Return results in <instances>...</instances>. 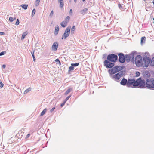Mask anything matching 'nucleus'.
<instances>
[{"label":"nucleus","mask_w":154,"mask_h":154,"mask_svg":"<svg viewBox=\"0 0 154 154\" xmlns=\"http://www.w3.org/2000/svg\"><path fill=\"white\" fill-rule=\"evenodd\" d=\"M120 84L122 85H126L128 87H130L133 85L134 88L137 87L138 88H143L144 87L145 82L144 80H142L140 77L139 78L136 80L133 79H128V80L123 78L121 81Z\"/></svg>","instance_id":"nucleus-1"},{"label":"nucleus","mask_w":154,"mask_h":154,"mask_svg":"<svg viewBox=\"0 0 154 154\" xmlns=\"http://www.w3.org/2000/svg\"><path fill=\"white\" fill-rule=\"evenodd\" d=\"M142 80H144L145 82V86L143 88H145L146 87L150 89H154V86H153L154 84V79H147L146 82L144 80L142 79Z\"/></svg>","instance_id":"nucleus-2"},{"label":"nucleus","mask_w":154,"mask_h":154,"mask_svg":"<svg viewBox=\"0 0 154 154\" xmlns=\"http://www.w3.org/2000/svg\"><path fill=\"white\" fill-rule=\"evenodd\" d=\"M124 72L122 71L119 72L118 73L115 75H109L110 77L113 79L117 82H119V79L124 74Z\"/></svg>","instance_id":"nucleus-3"},{"label":"nucleus","mask_w":154,"mask_h":154,"mask_svg":"<svg viewBox=\"0 0 154 154\" xmlns=\"http://www.w3.org/2000/svg\"><path fill=\"white\" fill-rule=\"evenodd\" d=\"M107 59L109 61L115 63L118 59V57L116 55L112 54H109L107 57Z\"/></svg>","instance_id":"nucleus-4"},{"label":"nucleus","mask_w":154,"mask_h":154,"mask_svg":"<svg viewBox=\"0 0 154 154\" xmlns=\"http://www.w3.org/2000/svg\"><path fill=\"white\" fill-rule=\"evenodd\" d=\"M134 61L136 65L137 66L140 67L143 65L142 57L140 55H138L136 56Z\"/></svg>","instance_id":"nucleus-5"},{"label":"nucleus","mask_w":154,"mask_h":154,"mask_svg":"<svg viewBox=\"0 0 154 154\" xmlns=\"http://www.w3.org/2000/svg\"><path fill=\"white\" fill-rule=\"evenodd\" d=\"M136 53V52H134L131 54L125 55V60L128 62L131 60H133L134 57V54Z\"/></svg>","instance_id":"nucleus-6"},{"label":"nucleus","mask_w":154,"mask_h":154,"mask_svg":"<svg viewBox=\"0 0 154 154\" xmlns=\"http://www.w3.org/2000/svg\"><path fill=\"white\" fill-rule=\"evenodd\" d=\"M104 65L106 68H112L114 66L115 64L114 62L106 60L104 61Z\"/></svg>","instance_id":"nucleus-7"},{"label":"nucleus","mask_w":154,"mask_h":154,"mask_svg":"<svg viewBox=\"0 0 154 154\" xmlns=\"http://www.w3.org/2000/svg\"><path fill=\"white\" fill-rule=\"evenodd\" d=\"M70 27H68L66 28L65 31L64 33L62 36V39H63V38H64V39H66L67 37L69 36L70 33Z\"/></svg>","instance_id":"nucleus-8"},{"label":"nucleus","mask_w":154,"mask_h":154,"mask_svg":"<svg viewBox=\"0 0 154 154\" xmlns=\"http://www.w3.org/2000/svg\"><path fill=\"white\" fill-rule=\"evenodd\" d=\"M143 61L144 63V66L147 67L151 62V59L148 57H144L143 59Z\"/></svg>","instance_id":"nucleus-9"},{"label":"nucleus","mask_w":154,"mask_h":154,"mask_svg":"<svg viewBox=\"0 0 154 154\" xmlns=\"http://www.w3.org/2000/svg\"><path fill=\"white\" fill-rule=\"evenodd\" d=\"M119 57V61L121 63H124L125 61V56L123 53H120L118 54Z\"/></svg>","instance_id":"nucleus-10"},{"label":"nucleus","mask_w":154,"mask_h":154,"mask_svg":"<svg viewBox=\"0 0 154 154\" xmlns=\"http://www.w3.org/2000/svg\"><path fill=\"white\" fill-rule=\"evenodd\" d=\"M119 66H115L113 67L111 69H110L108 70V72L109 75H113L116 72H118V70H117V68H119Z\"/></svg>","instance_id":"nucleus-11"},{"label":"nucleus","mask_w":154,"mask_h":154,"mask_svg":"<svg viewBox=\"0 0 154 154\" xmlns=\"http://www.w3.org/2000/svg\"><path fill=\"white\" fill-rule=\"evenodd\" d=\"M58 46V43L57 42H55L53 44L51 48L53 50L56 51L57 50Z\"/></svg>","instance_id":"nucleus-12"},{"label":"nucleus","mask_w":154,"mask_h":154,"mask_svg":"<svg viewBox=\"0 0 154 154\" xmlns=\"http://www.w3.org/2000/svg\"><path fill=\"white\" fill-rule=\"evenodd\" d=\"M88 10V9L87 8H85L83 10H81L80 11V13L81 14H82V15H84L85 14H86Z\"/></svg>","instance_id":"nucleus-13"},{"label":"nucleus","mask_w":154,"mask_h":154,"mask_svg":"<svg viewBox=\"0 0 154 154\" xmlns=\"http://www.w3.org/2000/svg\"><path fill=\"white\" fill-rule=\"evenodd\" d=\"M59 29V28L58 25L56 26L55 28L54 34L55 35H57L58 33V31Z\"/></svg>","instance_id":"nucleus-14"},{"label":"nucleus","mask_w":154,"mask_h":154,"mask_svg":"<svg viewBox=\"0 0 154 154\" xmlns=\"http://www.w3.org/2000/svg\"><path fill=\"white\" fill-rule=\"evenodd\" d=\"M28 34V32L27 31H26L24 32H23V34L22 35L21 38V40H23L25 38V37Z\"/></svg>","instance_id":"nucleus-15"},{"label":"nucleus","mask_w":154,"mask_h":154,"mask_svg":"<svg viewBox=\"0 0 154 154\" xmlns=\"http://www.w3.org/2000/svg\"><path fill=\"white\" fill-rule=\"evenodd\" d=\"M67 22H66L64 21L61 22L60 25L63 27H65L67 26Z\"/></svg>","instance_id":"nucleus-16"},{"label":"nucleus","mask_w":154,"mask_h":154,"mask_svg":"<svg viewBox=\"0 0 154 154\" xmlns=\"http://www.w3.org/2000/svg\"><path fill=\"white\" fill-rule=\"evenodd\" d=\"M146 39V38L145 37H143L141 38V43H144Z\"/></svg>","instance_id":"nucleus-17"},{"label":"nucleus","mask_w":154,"mask_h":154,"mask_svg":"<svg viewBox=\"0 0 154 154\" xmlns=\"http://www.w3.org/2000/svg\"><path fill=\"white\" fill-rule=\"evenodd\" d=\"M28 5L26 4H23L21 5V6L24 9L26 10L27 9Z\"/></svg>","instance_id":"nucleus-18"},{"label":"nucleus","mask_w":154,"mask_h":154,"mask_svg":"<svg viewBox=\"0 0 154 154\" xmlns=\"http://www.w3.org/2000/svg\"><path fill=\"white\" fill-rule=\"evenodd\" d=\"M75 30V26H73L71 30V33L72 34H73L74 33V32Z\"/></svg>","instance_id":"nucleus-19"},{"label":"nucleus","mask_w":154,"mask_h":154,"mask_svg":"<svg viewBox=\"0 0 154 154\" xmlns=\"http://www.w3.org/2000/svg\"><path fill=\"white\" fill-rule=\"evenodd\" d=\"M47 111V109L46 108H45L41 112V114H40V116H43L46 112Z\"/></svg>","instance_id":"nucleus-20"},{"label":"nucleus","mask_w":154,"mask_h":154,"mask_svg":"<svg viewBox=\"0 0 154 154\" xmlns=\"http://www.w3.org/2000/svg\"><path fill=\"white\" fill-rule=\"evenodd\" d=\"M60 2V8H62L63 7L64 5V3L63 1H59Z\"/></svg>","instance_id":"nucleus-21"},{"label":"nucleus","mask_w":154,"mask_h":154,"mask_svg":"<svg viewBox=\"0 0 154 154\" xmlns=\"http://www.w3.org/2000/svg\"><path fill=\"white\" fill-rule=\"evenodd\" d=\"M74 68L73 66H70L68 72H70L72 71V70H73L74 69Z\"/></svg>","instance_id":"nucleus-22"},{"label":"nucleus","mask_w":154,"mask_h":154,"mask_svg":"<svg viewBox=\"0 0 154 154\" xmlns=\"http://www.w3.org/2000/svg\"><path fill=\"white\" fill-rule=\"evenodd\" d=\"M150 65L154 66V57H152L150 62Z\"/></svg>","instance_id":"nucleus-23"},{"label":"nucleus","mask_w":154,"mask_h":154,"mask_svg":"<svg viewBox=\"0 0 154 154\" xmlns=\"http://www.w3.org/2000/svg\"><path fill=\"white\" fill-rule=\"evenodd\" d=\"M31 90V88L29 87L24 92V94H26L28 92L30 91Z\"/></svg>","instance_id":"nucleus-24"},{"label":"nucleus","mask_w":154,"mask_h":154,"mask_svg":"<svg viewBox=\"0 0 154 154\" xmlns=\"http://www.w3.org/2000/svg\"><path fill=\"white\" fill-rule=\"evenodd\" d=\"M79 63H71V66H72L74 67L77 66L79 65Z\"/></svg>","instance_id":"nucleus-25"},{"label":"nucleus","mask_w":154,"mask_h":154,"mask_svg":"<svg viewBox=\"0 0 154 154\" xmlns=\"http://www.w3.org/2000/svg\"><path fill=\"white\" fill-rule=\"evenodd\" d=\"M70 17H69V16H67L66 19H65V21L66 22H67V23L69 21V20H70Z\"/></svg>","instance_id":"nucleus-26"},{"label":"nucleus","mask_w":154,"mask_h":154,"mask_svg":"<svg viewBox=\"0 0 154 154\" xmlns=\"http://www.w3.org/2000/svg\"><path fill=\"white\" fill-rule=\"evenodd\" d=\"M36 12V10L35 9H33L32 11V16L33 17L35 14Z\"/></svg>","instance_id":"nucleus-27"},{"label":"nucleus","mask_w":154,"mask_h":154,"mask_svg":"<svg viewBox=\"0 0 154 154\" xmlns=\"http://www.w3.org/2000/svg\"><path fill=\"white\" fill-rule=\"evenodd\" d=\"M40 0H36L35 1V6H38L39 5Z\"/></svg>","instance_id":"nucleus-28"},{"label":"nucleus","mask_w":154,"mask_h":154,"mask_svg":"<svg viewBox=\"0 0 154 154\" xmlns=\"http://www.w3.org/2000/svg\"><path fill=\"white\" fill-rule=\"evenodd\" d=\"M71 89L70 88L68 89L65 92V94H67L69 93H70L71 91Z\"/></svg>","instance_id":"nucleus-29"},{"label":"nucleus","mask_w":154,"mask_h":154,"mask_svg":"<svg viewBox=\"0 0 154 154\" xmlns=\"http://www.w3.org/2000/svg\"><path fill=\"white\" fill-rule=\"evenodd\" d=\"M117 66L120 67L119 68H117V70H118V72L121 71V70L123 69V67L121 66Z\"/></svg>","instance_id":"nucleus-30"},{"label":"nucleus","mask_w":154,"mask_h":154,"mask_svg":"<svg viewBox=\"0 0 154 154\" xmlns=\"http://www.w3.org/2000/svg\"><path fill=\"white\" fill-rule=\"evenodd\" d=\"M6 51H3L0 53V56H2L6 54Z\"/></svg>","instance_id":"nucleus-31"},{"label":"nucleus","mask_w":154,"mask_h":154,"mask_svg":"<svg viewBox=\"0 0 154 154\" xmlns=\"http://www.w3.org/2000/svg\"><path fill=\"white\" fill-rule=\"evenodd\" d=\"M20 23L19 20L18 19H17V20L16 22L15 23V25H18Z\"/></svg>","instance_id":"nucleus-32"},{"label":"nucleus","mask_w":154,"mask_h":154,"mask_svg":"<svg viewBox=\"0 0 154 154\" xmlns=\"http://www.w3.org/2000/svg\"><path fill=\"white\" fill-rule=\"evenodd\" d=\"M53 14H54V12H53V10L51 11L50 13V17H52L53 15Z\"/></svg>","instance_id":"nucleus-33"},{"label":"nucleus","mask_w":154,"mask_h":154,"mask_svg":"<svg viewBox=\"0 0 154 154\" xmlns=\"http://www.w3.org/2000/svg\"><path fill=\"white\" fill-rule=\"evenodd\" d=\"M71 97V95H69V96H68L65 100L64 101L65 102H66L69 99V98Z\"/></svg>","instance_id":"nucleus-34"},{"label":"nucleus","mask_w":154,"mask_h":154,"mask_svg":"<svg viewBox=\"0 0 154 154\" xmlns=\"http://www.w3.org/2000/svg\"><path fill=\"white\" fill-rule=\"evenodd\" d=\"M55 62L56 63H58L59 64H60V62L58 59H57L55 60Z\"/></svg>","instance_id":"nucleus-35"},{"label":"nucleus","mask_w":154,"mask_h":154,"mask_svg":"<svg viewBox=\"0 0 154 154\" xmlns=\"http://www.w3.org/2000/svg\"><path fill=\"white\" fill-rule=\"evenodd\" d=\"M140 72H137L136 73V77H138L140 75Z\"/></svg>","instance_id":"nucleus-36"},{"label":"nucleus","mask_w":154,"mask_h":154,"mask_svg":"<svg viewBox=\"0 0 154 154\" xmlns=\"http://www.w3.org/2000/svg\"><path fill=\"white\" fill-rule=\"evenodd\" d=\"M9 20L11 22H12L14 20V19L13 17H10L9 18Z\"/></svg>","instance_id":"nucleus-37"},{"label":"nucleus","mask_w":154,"mask_h":154,"mask_svg":"<svg viewBox=\"0 0 154 154\" xmlns=\"http://www.w3.org/2000/svg\"><path fill=\"white\" fill-rule=\"evenodd\" d=\"M66 102H65V101H64V102L62 103L60 105V106L61 107L63 106L65 104V103H66Z\"/></svg>","instance_id":"nucleus-38"},{"label":"nucleus","mask_w":154,"mask_h":154,"mask_svg":"<svg viewBox=\"0 0 154 154\" xmlns=\"http://www.w3.org/2000/svg\"><path fill=\"white\" fill-rule=\"evenodd\" d=\"M4 86L3 84L1 82H0V87L2 88Z\"/></svg>","instance_id":"nucleus-39"},{"label":"nucleus","mask_w":154,"mask_h":154,"mask_svg":"<svg viewBox=\"0 0 154 154\" xmlns=\"http://www.w3.org/2000/svg\"><path fill=\"white\" fill-rule=\"evenodd\" d=\"M5 34V33L3 32H0V35H4Z\"/></svg>","instance_id":"nucleus-40"},{"label":"nucleus","mask_w":154,"mask_h":154,"mask_svg":"<svg viewBox=\"0 0 154 154\" xmlns=\"http://www.w3.org/2000/svg\"><path fill=\"white\" fill-rule=\"evenodd\" d=\"M55 107H53L52 109H51V110H50V112H52L54 111V110L55 109Z\"/></svg>","instance_id":"nucleus-41"},{"label":"nucleus","mask_w":154,"mask_h":154,"mask_svg":"<svg viewBox=\"0 0 154 154\" xmlns=\"http://www.w3.org/2000/svg\"><path fill=\"white\" fill-rule=\"evenodd\" d=\"M118 7L120 9H121V8H122V7L120 4H119L118 5Z\"/></svg>","instance_id":"nucleus-42"},{"label":"nucleus","mask_w":154,"mask_h":154,"mask_svg":"<svg viewBox=\"0 0 154 154\" xmlns=\"http://www.w3.org/2000/svg\"><path fill=\"white\" fill-rule=\"evenodd\" d=\"M72 9H71L70 10V11H69V13L70 14H72Z\"/></svg>","instance_id":"nucleus-43"},{"label":"nucleus","mask_w":154,"mask_h":154,"mask_svg":"<svg viewBox=\"0 0 154 154\" xmlns=\"http://www.w3.org/2000/svg\"><path fill=\"white\" fill-rule=\"evenodd\" d=\"M30 134H27V135L26 136V138H27L29 137L30 136Z\"/></svg>","instance_id":"nucleus-44"},{"label":"nucleus","mask_w":154,"mask_h":154,"mask_svg":"<svg viewBox=\"0 0 154 154\" xmlns=\"http://www.w3.org/2000/svg\"><path fill=\"white\" fill-rule=\"evenodd\" d=\"M6 67V65L5 64L2 65V68H5Z\"/></svg>","instance_id":"nucleus-45"},{"label":"nucleus","mask_w":154,"mask_h":154,"mask_svg":"<svg viewBox=\"0 0 154 154\" xmlns=\"http://www.w3.org/2000/svg\"><path fill=\"white\" fill-rule=\"evenodd\" d=\"M33 61H35V57L34 56H33Z\"/></svg>","instance_id":"nucleus-46"},{"label":"nucleus","mask_w":154,"mask_h":154,"mask_svg":"<svg viewBox=\"0 0 154 154\" xmlns=\"http://www.w3.org/2000/svg\"><path fill=\"white\" fill-rule=\"evenodd\" d=\"M146 77H149V76H150L149 74V73H147L146 74Z\"/></svg>","instance_id":"nucleus-47"},{"label":"nucleus","mask_w":154,"mask_h":154,"mask_svg":"<svg viewBox=\"0 0 154 154\" xmlns=\"http://www.w3.org/2000/svg\"><path fill=\"white\" fill-rule=\"evenodd\" d=\"M34 51L33 52H31V53L32 54V57H33V56H34Z\"/></svg>","instance_id":"nucleus-48"},{"label":"nucleus","mask_w":154,"mask_h":154,"mask_svg":"<svg viewBox=\"0 0 154 154\" xmlns=\"http://www.w3.org/2000/svg\"><path fill=\"white\" fill-rule=\"evenodd\" d=\"M74 0V2L75 3H76V2H77V0Z\"/></svg>","instance_id":"nucleus-49"},{"label":"nucleus","mask_w":154,"mask_h":154,"mask_svg":"<svg viewBox=\"0 0 154 154\" xmlns=\"http://www.w3.org/2000/svg\"><path fill=\"white\" fill-rule=\"evenodd\" d=\"M152 3H153V4H154V0H153V1Z\"/></svg>","instance_id":"nucleus-50"},{"label":"nucleus","mask_w":154,"mask_h":154,"mask_svg":"<svg viewBox=\"0 0 154 154\" xmlns=\"http://www.w3.org/2000/svg\"><path fill=\"white\" fill-rule=\"evenodd\" d=\"M59 1H63V0H58Z\"/></svg>","instance_id":"nucleus-51"},{"label":"nucleus","mask_w":154,"mask_h":154,"mask_svg":"<svg viewBox=\"0 0 154 154\" xmlns=\"http://www.w3.org/2000/svg\"><path fill=\"white\" fill-rule=\"evenodd\" d=\"M85 1V0H82V1H83V2H84Z\"/></svg>","instance_id":"nucleus-52"},{"label":"nucleus","mask_w":154,"mask_h":154,"mask_svg":"<svg viewBox=\"0 0 154 154\" xmlns=\"http://www.w3.org/2000/svg\"><path fill=\"white\" fill-rule=\"evenodd\" d=\"M14 19L15 20H16V18H14Z\"/></svg>","instance_id":"nucleus-53"},{"label":"nucleus","mask_w":154,"mask_h":154,"mask_svg":"<svg viewBox=\"0 0 154 154\" xmlns=\"http://www.w3.org/2000/svg\"><path fill=\"white\" fill-rule=\"evenodd\" d=\"M144 1H146V0H143Z\"/></svg>","instance_id":"nucleus-54"}]
</instances>
